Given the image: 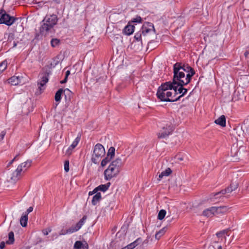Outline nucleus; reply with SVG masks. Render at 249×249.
<instances>
[{
    "label": "nucleus",
    "instance_id": "nucleus-1",
    "mask_svg": "<svg viewBox=\"0 0 249 249\" xmlns=\"http://www.w3.org/2000/svg\"><path fill=\"white\" fill-rule=\"evenodd\" d=\"M194 70L188 65L176 63L174 65V76L172 84L176 91L175 98L178 100L187 91V89L183 88V85L188 84L191 77L195 74Z\"/></svg>",
    "mask_w": 249,
    "mask_h": 249
},
{
    "label": "nucleus",
    "instance_id": "nucleus-2",
    "mask_svg": "<svg viewBox=\"0 0 249 249\" xmlns=\"http://www.w3.org/2000/svg\"><path fill=\"white\" fill-rule=\"evenodd\" d=\"M173 87L172 82H166L159 87L157 96L161 101L175 102L178 101V98H175L176 91L172 88Z\"/></svg>",
    "mask_w": 249,
    "mask_h": 249
},
{
    "label": "nucleus",
    "instance_id": "nucleus-3",
    "mask_svg": "<svg viewBox=\"0 0 249 249\" xmlns=\"http://www.w3.org/2000/svg\"><path fill=\"white\" fill-rule=\"evenodd\" d=\"M58 18L56 15H46L42 21L43 24L40 27V32L42 34H47L56 24Z\"/></svg>",
    "mask_w": 249,
    "mask_h": 249
},
{
    "label": "nucleus",
    "instance_id": "nucleus-4",
    "mask_svg": "<svg viewBox=\"0 0 249 249\" xmlns=\"http://www.w3.org/2000/svg\"><path fill=\"white\" fill-rule=\"evenodd\" d=\"M32 160H28L26 161L19 164L16 170L11 175L8 181L11 182H15L18 180L21 176L22 172L26 171L29 168L32 164Z\"/></svg>",
    "mask_w": 249,
    "mask_h": 249
},
{
    "label": "nucleus",
    "instance_id": "nucleus-5",
    "mask_svg": "<svg viewBox=\"0 0 249 249\" xmlns=\"http://www.w3.org/2000/svg\"><path fill=\"white\" fill-rule=\"evenodd\" d=\"M86 219L87 216L86 215L84 216L82 218L80 219V220L78 223H76L75 225L72 226L67 230H62L59 232V234L60 235H64L66 234H71L78 231L84 224Z\"/></svg>",
    "mask_w": 249,
    "mask_h": 249
},
{
    "label": "nucleus",
    "instance_id": "nucleus-6",
    "mask_svg": "<svg viewBox=\"0 0 249 249\" xmlns=\"http://www.w3.org/2000/svg\"><path fill=\"white\" fill-rule=\"evenodd\" d=\"M105 154V150L104 146L99 143L96 144L92 154L91 159L92 161L95 164L97 163L100 159L104 156Z\"/></svg>",
    "mask_w": 249,
    "mask_h": 249
},
{
    "label": "nucleus",
    "instance_id": "nucleus-7",
    "mask_svg": "<svg viewBox=\"0 0 249 249\" xmlns=\"http://www.w3.org/2000/svg\"><path fill=\"white\" fill-rule=\"evenodd\" d=\"M16 20V18L7 14L4 10L3 9H0V24L11 26L15 22Z\"/></svg>",
    "mask_w": 249,
    "mask_h": 249
},
{
    "label": "nucleus",
    "instance_id": "nucleus-8",
    "mask_svg": "<svg viewBox=\"0 0 249 249\" xmlns=\"http://www.w3.org/2000/svg\"><path fill=\"white\" fill-rule=\"evenodd\" d=\"M160 127V129L157 134L159 138H164L170 135L173 131V127L170 123L163 124Z\"/></svg>",
    "mask_w": 249,
    "mask_h": 249
},
{
    "label": "nucleus",
    "instance_id": "nucleus-9",
    "mask_svg": "<svg viewBox=\"0 0 249 249\" xmlns=\"http://www.w3.org/2000/svg\"><path fill=\"white\" fill-rule=\"evenodd\" d=\"M119 173V172L109 166L104 171L105 179L107 180H109L113 178L116 177Z\"/></svg>",
    "mask_w": 249,
    "mask_h": 249
},
{
    "label": "nucleus",
    "instance_id": "nucleus-10",
    "mask_svg": "<svg viewBox=\"0 0 249 249\" xmlns=\"http://www.w3.org/2000/svg\"><path fill=\"white\" fill-rule=\"evenodd\" d=\"M142 30L143 35L146 36L148 34L154 32L155 29L152 23L150 22H145L142 27Z\"/></svg>",
    "mask_w": 249,
    "mask_h": 249
},
{
    "label": "nucleus",
    "instance_id": "nucleus-11",
    "mask_svg": "<svg viewBox=\"0 0 249 249\" xmlns=\"http://www.w3.org/2000/svg\"><path fill=\"white\" fill-rule=\"evenodd\" d=\"M64 93L65 96L68 95L70 96L71 94V91L68 89H66L63 90L61 89H59L55 93V100L57 102H60L61 99V95Z\"/></svg>",
    "mask_w": 249,
    "mask_h": 249
},
{
    "label": "nucleus",
    "instance_id": "nucleus-12",
    "mask_svg": "<svg viewBox=\"0 0 249 249\" xmlns=\"http://www.w3.org/2000/svg\"><path fill=\"white\" fill-rule=\"evenodd\" d=\"M232 191H233L231 189V188L230 187H229L227 189H226L225 190H223L221 191L220 192L212 194L211 195L210 198L213 201H214L215 198L216 199L218 197H220L222 195L226 194L227 193H231Z\"/></svg>",
    "mask_w": 249,
    "mask_h": 249
},
{
    "label": "nucleus",
    "instance_id": "nucleus-13",
    "mask_svg": "<svg viewBox=\"0 0 249 249\" xmlns=\"http://www.w3.org/2000/svg\"><path fill=\"white\" fill-rule=\"evenodd\" d=\"M123 165V162L121 159L117 158L115 160H113L109 166L112 168L116 170L117 171L120 172L121 167Z\"/></svg>",
    "mask_w": 249,
    "mask_h": 249
},
{
    "label": "nucleus",
    "instance_id": "nucleus-14",
    "mask_svg": "<svg viewBox=\"0 0 249 249\" xmlns=\"http://www.w3.org/2000/svg\"><path fill=\"white\" fill-rule=\"evenodd\" d=\"M73 249H88V245L85 241H77L74 243Z\"/></svg>",
    "mask_w": 249,
    "mask_h": 249
},
{
    "label": "nucleus",
    "instance_id": "nucleus-15",
    "mask_svg": "<svg viewBox=\"0 0 249 249\" xmlns=\"http://www.w3.org/2000/svg\"><path fill=\"white\" fill-rule=\"evenodd\" d=\"M214 207H212L205 210L202 213V215L208 217H212L215 215Z\"/></svg>",
    "mask_w": 249,
    "mask_h": 249
},
{
    "label": "nucleus",
    "instance_id": "nucleus-16",
    "mask_svg": "<svg viewBox=\"0 0 249 249\" xmlns=\"http://www.w3.org/2000/svg\"><path fill=\"white\" fill-rule=\"evenodd\" d=\"M8 83L14 86L20 84L21 83V77L13 76L8 79Z\"/></svg>",
    "mask_w": 249,
    "mask_h": 249
},
{
    "label": "nucleus",
    "instance_id": "nucleus-17",
    "mask_svg": "<svg viewBox=\"0 0 249 249\" xmlns=\"http://www.w3.org/2000/svg\"><path fill=\"white\" fill-rule=\"evenodd\" d=\"M217 237L219 238L217 242H222L226 241V236L228 235V231L223 230L216 233Z\"/></svg>",
    "mask_w": 249,
    "mask_h": 249
},
{
    "label": "nucleus",
    "instance_id": "nucleus-18",
    "mask_svg": "<svg viewBox=\"0 0 249 249\" xmlns=\"http://www.w3.org/2000/svg\"><path fill=\"white\" fill-rule=\"evenodd\" d=\"M134 26L130 24L127 25L123 30V33L127 36L131 35L134 31Z\"/></svg>",
    "mask_w": 249,
    "mask_h": 249
},
{
    "label": "nucleus",
    "instance_id": "nucleus-19",
    "mask_svg": "<svg viewBox=\"0 0 249 249\" xmlns=\"http://www.w3.org/2000/svg\"><path fill=\"white\" fill-rule=\"evenodd\" d=\"M48 75L46 74H44L38 81V88L41 90V87L45 85L48 81Z\"/></svg>",
    "mask_w": 249,
    "mask_h": 249
},
{
    "label": "nucleus",
    "instance_id": "nucleus-20",
    "mask_svg": "<svg viewBox=\"0 0 249 249\" xmlns=\"http://www.w3.org/2000/svg\"><path fill=\"white\" fill-rule=\"evenodd\" d=\"M214 123L222 127L226 126V118L224 115L220 116L218 119L214 121Z\"/></svg>",
    "mask_w": 249,
    "mask_h": 249
},
{
    "label": "nucleus",
    "instance_id": "nucleus-21",
    "mask_svg": "<svg viewBox=\"0 0 249 249\" xmlns=\"http://www.w3.org/2000/svg\"><path fill=\"white\" fill-rule=\"evenodd\" d=\"M215 215L223 214L228 211L227 207L225 206L214 207Z\"/></svg>",
    "mask_w": 249,
    "mask_h": 249
},
{
    "label": "nucleus",
    "instance_id": "nucleus-22",
    "mask_svg": "<svg viewBox=\"0 0 249 249\" xmlns=\"http://www.w3.org/2000/svg\"><path fill=\"white\" fill-rule=\"evenodd\" d=\"M101 199V195L100 193H97L93 196L91 202L93 205H96Z\"/></svg>",
    "mask_w": 249,
    "mask_h": 249
},
{
    "label": "nucleus",
    "instance_id": "nucleus-23",
    "mask_svg": "<svg viewBox=\"0 0 249 249\" xmlns=\"http://www.w3.org/2000/svg\"><path fill=\"white\" fill-rule=\"evenodd\" d=\"M27 221H28V215L27 214H24L23 213L22 215L20 217V223L21 225L25 227L27 225Z\"/></svg>",
    "mask_w": 249,
    "mask_h": 249
},
{
    "label": "nucleus",
    "instance_id": "nucleus-24",
    "mask_svg": "<svg viewBox=\"0 0 249 249\" xmlns=\"http://www.w3.org/2000/svg\"><path fill=\"white\" fill-rule=\"evenodd\" d=\"M172 173V170L170 168H168L164 171H162L159 176V179L160 180L163 177L168 176Z\"/></svg>",
    "mask_w": 249,
    "mask_h": 249
},
{
    "label": "nucleus",
    "instance_id": "nucleus-25",
    "mask_svg": "<svg viewBox=\"0 0 249 249\" xmlns=\"http://www.w3.org/2000/svg\"><path fill=\"white\" fill-rule=\"evenodd\" d=\"M110 185V183L109 182L107 183L106 184L100 185L99 186H98L97 187H96L95 188V190L97 191L100 190L103 192H105L108 189Z\"/></svg>",
    "mask_w": 249,
    "mask_h": 249
},
{
    "label": "nucleus",
    "instance_id": "nucleus-26",
    "mask_svg": "<svg viewBox=\"0 0 249 249\" xmlns=\"http://www.w3.org/2000/svg\"><path fill=\"white\" fill-rule=\"evenodd\" d=\"M14 232L11 231L8 234V240L7 241L6 243L8 244H12L14 242Z\"/></svg>",
    "mask_w": 249,
    "mask_h": 249
},
{
    "label": "nucleus",
    "instance_id": "nucleus-27",
    "mask_svg": "<svg viewBox=\"0 0 249 249\" xmlns=\"http://www.w3.org/2000/svg\"><path fill=\"white\" fill-rule=\"evenodd\" d=\"M7 67V62L6 60L3 61L0 63V75L5 71Z\"/></svg>",
    "mask_w": 249,
    "mask_h": 249
},
{
    "label": "nucleus",
    "instance_id": "nucleus-28",
    "mask_svg": "<svg viewBox=\"0 0 249 249\" xmlns=\"http://www.w3.org/2000/svg\"><path fill=\"white\" fill-rule=\"evenodd\" d=\"M81 139L80 135H78L77 137L75 139V140L73 141L71 145V147L74 148L80 142Z\"/></svg>",
    "mask_w": 249,
    "mask_h": 249
},
{
    "label": "nucleus",
    "instance_id": "nucleus-29",
    "mask_svg": "<svg viewBox=\"0 0 249 249\" xmlns=\"http://www.w3.org/2000/svg\"><path fill=\"white\" fill-rule=\"evenodd\" d=\"M115 148L110 147L107 152V156L111 158H113L115 155Z\"/></svg>",
    "mask_w": 249,
    "mask_h": 249
},
{
    "label": "nucleus",
    "instance_id": "nucleus-30",
    "mask_svg": "<svg viewBox=\"0 0 249 249\" xmlns=\"http://www.w3.org/2000/svg\"><path fill=\"white\" fill-rule=\"evenodd\" d=\"M166 212L165 210H161L159 212L158 215V218L159 220H162L164 218V217L166 215Z\"/></svg>",
    "mask_w": 249,
    "mask_h": 249
},
{
    "label": "nucleus",
    "instance_id": "nucleus-31",
    "mask_svg": "<svg viewBox=\"0 0 249 249\" xmlns=\"http://www.w3.org/2000/svg\"><path fill=\"white\" fill-rule=\"evenodd\" d=\"M111 159H112V158H111L107 156L105 159H104L102 160L101 163V166L102 167H104L111 160Z\"/></svg>",
    "mask_w": 249,
    "mask_h": 249
},
{
    "label": "nucleus",
    "instance_id": "nucleus-32",
    "mask_svg": "<svg viewBox=\"0 0 249 249\" xmlns=\"http://www.w3.org/2000/svg\"><path fill=\"white\" fill-rule=\"evenodd\" d=\"M241 149H243V147H240L238 151L236 150V148H232L231 149V154L233 156H240V155L241 154V152H240V150Z\"/></svg>",
    "mask_w": 249,
    "mask_h": 249
},
{
    "label": "nucleus",
    "instance_id": "nucleus-33",
    "mask_svg": "<svg viewBox=\"0 0 249 249\" xmlns=\"http://www.w3.org/2000/svg\"><path fill=\"white\" fill-rule=\"evenodd\" d=\"M165 232V229H162L155 234V238L157 239H159L160 238V237L164 234Z\"/></svg>",
    "mask_w": 249,
    "mask_h": 249
},
{
    "label": "nucleus",
    "instance_id": "nucleus-34",
    "mask_svg": "<svg viewBox=\"0 0 249 249\" xmlns=\"http://www.w3.org/2000/svg\"><path fill=\"white\" fill-rule=\"evenodd\" d=\"M59 40L57 38H53L51 40V45L53 47H55L57 46L59 43Z\"/></svg>",
    "mask_w": 249,
    "mask_h": 249
},
{
    "label": "nucleus",
    "instance_id": "nucleus-35",
    "mask_svg": "<svg viewBox=\"0 0 249 249\" xmlns=\"http://www.w3.org/2000/svg\"><path fill=\"white\" fill-rule=\"evenodd\" d=\"M137 245V244L136 241H135V242H133V243H131V244H129L128 245L126 246L124 248H126V249H133Z\"/></svg>",
    "mask_w": 249,
    "mask_h": 249
},
{
    "label": "nucleus",
    "instance_id": "nucleus-36",
    "mask_svg": "<svg viewBox=\"0 0 249 249\" xmlns=\"http://www.w3.org/2000/svg\"><path fill=\"white\" fill-rule=\"evenodd\" d=\"M131 21L132 22L140 23L142 21V18L140 16H137L132 18Z\"/></svg>",
    "mask_w": 249,
    "mask_h": 249
},
{
    "label": "nucleus",
    "instance_id": "nucleus-37",
    "mask_svg": "<svg viewBox=\"0 0 249 249\" xmlns=\"http://www.w3.org/2000/svg\"><path fill=\"white\" fill-rule=\"evenodd\" d=\"M64 170L66 172L69 171V161L66 160L64 162Z\"/></svg>",
    "mask_w": 249,
    "mask_h": 249
},
{
    "label": "nucleus",
    "instance_id": "nucleus-38",
    "mask_svg": "<svg viewBox=\"0 0 249 249\" xmlns=\"http://www.w3.org/2000/svg\"><path fill=\"white\" fill-rule=\"evenodd\" d=\"M142 34L141 33H137L134 36V38L138 41H140L141 40Z\"/></svg>",
    "mask_w": 249,
    "mask_h": 249
},
{
    "label": "nucleus",
    "instance_id": "nucleus-39",
    "mask_svg": "<svg viewBox=\"0 0 249 249\" xmlns=\"http://www.w3.org/2000/svg\"><path fill=\"white\" fill-rule=\"evenodd\" d=\"M74 148H72L71 147V145L68 148L67 150H66V152H65V154L67 155H70L71 153H72V150Z\"/></svg>",
    "mask_w": 249,
    "mask_h": 249
},
{
    "label": "nucleus",
    "instance_id": "nucleus-40",
    "mask_svg": "<svg viewBox=\"0 0 249 249\" xmlns=\"http://www.w3.org/2000/svg\"><path fill=\"white\" fill-rule=\"evenodd\" d=\"M232 190V191H234L236 190L238 187V183L236 182L232 183L231 184V186H230Z\"/></svg>",
    "mask_w": 249,
    "mask_h": 249
},
{
    "label": "nucleus",
    "instance_id": "nucleus-41",
    "mask_svg": "<svg viewBox=\"0 0 249 249\" xmlns=\"http://www.w3.org/2000/svg\"><path fill=\"white\" fill-rule=\"evenodd\" d=\"M6 133V131L5 130H2L0 132V141H2Z\"/></svg>",
    "mask_w": 249,
    "mask_h": 249
},
{
    "label": "nucleus",
    "instance_id": "nucleus-42",
    "mask_svg": "<svg viewBox=\"0 0 249 249\" xmlns=\"http://www.w3.org/2000/svg\"><path fill=\"white\" fill-rule=\"evenodd\" d=\"M19 156V154H18L12 160H11L7 164V167H8L9 166H10L12 163L15 160H16L17 158Z\"/></svg>",
    "mask_w": 249,
    "mask_h": 249
},
{
    "label": "nucleus",
    "instance_id": "nucleus-43",
    "mask_svg": "<svg viewBox=\"0 0 249 249\" xmlns=\"http://www.w3.org/2000/svg\"><path fill=\"white\" fill-rule=\"evenodd\" d=\"M51 231V229L49 228L48 229L43 230L42 232L44 235H47Z\"/></svg>",
    "mask_w": 249,
    "mask_h": 249
},
{
    "label": "nucleus",
    "instance_id": "nucleus-44",
    "mask_svg": "<svg viewBox=\"0 0 249 249\" xmlns=\"http://www.w3.org/2000/svg\"><path fill=\"white\" fill-rule=\"evenodd\" d=\"M33 210V207H30L27 210L26 212L24 214H27V215Z\"/></svg>",
    "mask_w": 249,
    "mask_h": 249
},
{
    "label": "nucleus",
    "instance_id": "nucleus-45",
    "mask_svg": "<svg viewBox=\"0 0 249 249\" xmlns=\"http://www.w3.org/2000/svg\"><path fill=\"white\" fill-rule=\"evenodd\" d=\"M97 191L95 190V188L92 191H90L89 193V196H91V195H94V194H96L97 193Z\"/></svg>",
    "mask_w": 249,
    "mask_h": 249
},
{
    "label": "nucleus",
    "instance_id": "nucleus-46",
    "mask_svg": "<svg viewBox=\"0 0 249 249\" xmlns=\"http://www.w3.org/2000/svg\"><path fill=\"white\" fill-rule=\"evenodd\" d=\"M5 247V243L1 242L0 244V249H3Z\"/></svg>",
    "mask_w": 249,
    "mask_h": 249
},
{
    "label": "nucleus",
    "instance_id": "nucleus-47",
    "mask_svg": "<svg viewBox=\"0 0 249 249\" xmlns=\"http://www.w3.org/2000/svg\"><path fill=\"white\" fill-rule=\"evenodd\" d=\"M67 79H68V77H67V76H65V79L61 81V83L64 84V83H66L67 81Z\"/></svg>",
    "mask_w": 249,
    "mask_h": 249
},
{
    "label": "nucleus",
    "instance_id": "nucleus-48",
    "mask_svg": "<svg viewBox=\"0 0 249 249\" xmlns=\"http://www.w3.org/2000/svg\"><path fill=\"white\" fill-rule=\"evenodd\" d=\"M70 74V71L69 70H68L66 72V75L65 76H67V77H68L69 75Z\"/></svg>",
    "mask_w": 249,
    "mask_h": 249
},
{
    "label": "nucleus",
    "instance_id": "nucleus-49",
    "mask_svg": "<svg viewBox=\"0 0 249 249\" xmlns=\"http://www.w3.org/2000/svg\"><path fill=\"white\" fill-rule=\"evenodd\" d=\"M222 249V246H218V249Z\"/></svg>",
    "mask_w": 249,
    "mask_h": 249
},
{
    "label": "nucleus",
    "instance_id": "nucleus-50",
    "mask_svg": "<svg viewBox=\"0 0 249 249\" xmlns=\"http://www.w3.org/2000/svg\"><path fill=\"white\" fill-rule=\"evenodd\" d=\"M248 54V53L247 52H246L245 53V55L246 56H247Z\"/></svg>",
    "mask_w": 249,
    "mask_h": 249
},
{
    "label": "nucleus",
    "instance_id": "nucleus-51",
    "mask_svg": "<svg viewBox=\"0 0 249 249\" xmlns=\"http://www.w3.org/2000/svg\"><path fill=\"white\" fill-rule=\"evenodd\" d=\"M16 46H17V44H16L15 42H14V46H13V47H16Z\"/></svg>",
    "mask_w": 249,
    "mask_h": 249
},
{
    "label": "nucleus",
    "instance_id": "nucleus-52",
    "mask_svg": "<svg viewBox=\"0 0 249 249\" xmlns=\"http://www.w3.org/2000/svg\"><path fill=\"white\" fill-rule=\"evenodd\" d=\"M178 159H179V160H182V158H179V159H178Z\"/></svg>",
    "mask_w": 249,
    "mask_h": 249
}]
</instances>
